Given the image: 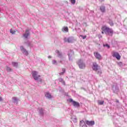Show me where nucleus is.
Listing matches in <instances>:
<instances>
[{
  "mask_svg": "<svg viewBox=\"0 0 127 127\" xmlns=\"http://www.w3.org/2000/svg\"><path fill=\"white\" fill-rule=\"evenodd\" d=\"M102 31H104V33L106 35H110V36H113L114 33V31L113 29L110 28L106 26H104L101 28Z\"/></svg>",
  "mask_w": 127,
  "mask_h": 127,
  "instance_id": "f257e3e1",
  "label": "nucleus"
},
{
  "mask_svg": "<svg viewBox=\"0 0 127 127\" xmlns=\"http://www.w3.org/2000/svg\"><path fill=\"white\" fill-rule=\"evenodd\" d=\"M77 64L80 69H85V68H86V64L84 63L83 60H79L77 61Z\"/></svg>",
  "mask_w": 127,
  "mask_h": 127,
  "instance_id": "f03ea898",
  "label": "nucleus"
},
{
  "mask_svg": "<svg viewBox=\"0 0 127 127\" xmlns=\"http://www.w3.org/2000/svg\"><path fill=\"white\" fill-rule=\"evenodd\" d=\"M64 42H67V43H73L74 42V38L73 37H69L67 38L64 37Z\"/></svg>",
  "mask_w": 127,
  "mask_h": 127,
  "instance_id": "7ed1b4c3",
  "label": "nucleus"
},
{
  "mask_svg": "<svg viewBox=\"0 0 127 127\" xmlns=\"http://www.w3.org/2000/svg\"><path fill=\"white\" fill-rule=\"evenodd\" d=\"M69 102L72 103V105H73V106L75 107V108H79V107H80V103L73 100L71 98H70L69 99Z\"/></svg>",
  "mask_w": 127,
  "mask_h": 127,
  "instance_id": "20e7f679",
  "label": "nucleus"
},
{
  "mask_svg": "<svg viewBox=\"0 0 127 127\" xmlns=\"http://www.w3.org/2000/svg\"><path fill=\"white\" fill-rule=\"evenodd\" d=\"M56 53L58 54L57 56L60 59H63L66 56V55H64L62 52H60L59 50H56Z\"/></svg>",
  "mask_w": 127,
  "mask_h": 127,
  "instance_id": "39448f33",
  "label": "nucleus"
},
{
  "mask_svg": "<svg viewBox=\"0 0 127 127\" xmlns=\"http://www.w3.org/2000/svg\"><path fill=\"white\" fill-rule=\"evenodd\" d=\"M69 61H73V56H74V52L70 50L68 54Z\"/></svg>",
  "mask_w": 127,
  "mask_h": 127,
  "instance_id": "423d86ee",
  "label": "nucleus"
},
{
  "mask_svg": "<svg viewBox=\"0 0 127 127\" xmlns=\"http://www.w3.org/2000/svg\"><path fill=\"white\" fill-rule=\"evenodd\" d=\"M92 69L93 71H97V70H99L100 68V66L98 65L96 63H93L92 64Z\"/></svg>",
  "mask_w": 127,
  "mask_h": 127,
  "instance_id": "0eeeda50",
  "label": "nucleus"
},
{
  "mask_svg": "<svg viewBox=\"0 0 127 127\" xmlns=\"http://www.w3.org/2000/svg\"><path fill=\"white\" fill-rule=\"evenodd\" d=\"M84 122H85L86 125H87L89 127H93V126L95 125V121H89L88 120H85Z\"/></svg>",
  "mask_w": 127,
  "mask_h": 127,
  "instance_id": "6e6552de",
  "label": "nucleus"
},
{
  "mask_svg": "<svg viewBox=\"0 0 127 127\" xmlns=\"http://www.w3.org/2000/svg\"><path fill=\"white\" fill-rule=\"evenodd\" d=\"M113 57H115L117 60H121V56L119 53L115 52L113 53Z\"/></svg>",
  "mask_w": 127,
  "mask_h": 127,
  "instance_id": "1a4fd4ad",
  "label": "nucleus"
},
{
  "mask_svg": "<svg viewBox=\"0 0 127 127\" xmlns=\"http://www.w3.org/2000/svg\"><path fill=\"white\" fill-rule=\"evenodd\" d=\"M38 74V72L36 71H32V76L34 80H37V77H38V75H37Z\"/></svg>",
  "mask_w": 127,
  "mask_h": 127,
  "instance_id": "9d476101",
  "label": "nucleus"
},
{
  "mask_svg": "<svg viewBox=\"0 0 127 127\" xmlns=\"http://www.w3.org/2000/svg\"><path fill=\"white\" fill-rule=\"evenodd\" d=\"M20 49L21 52H22V53H23L24 55H25L26 56H27V55H28V52H27V51H26V50H25V49H24V48H23V46H21L20 47Z\"/></svg>",
  "mask_w": 127,
  "mask_h": 127,
  "instance_id": "9b49d317",
  "label": "nucleus"
},
{
  "mask_svg": "<svg viewBox=\"0 0 127 127\" xmlns=\"http://www.w3.org/2000/svg\"><path fill=\"white\" fill-rule=\"evenodd\" d=\"M112 90L114 93H117L119 92V86L117 85H113L112 87Z\"/></svg>",
  "mask_w": 127,
  "mask_h": 127,
  "instance_id": "f8f14e48",
  "label": "nucleus"
},
{
  "mask_svg": "<svg viewBox=\"0 0 127 127\" xmlns=\"http://www.w3.org/2000/svg\"><path fill=\"white\" fill-rule=\"evenodd\" d=\"M94 54L96 59H98V60H101L102 59V56L99 53H94Z\"/></svg>",
  "mask_w": 127,
  "mask_h": 127,
  "instance_id": "ddd939ff",
  "label": "nucleus"
},
{
  "mask_svg": "<svg viewBox=\"0 0 127 127\" xmlns=\"http://www.w3.org/2000/svg\"><path fill=\"white\" fill-rule=\"evenodd\" d=\"M38 112L40 116H43L44 115V109L42 108H38Z\"/></svg>",
  "mask_w": 127,
  "mask_h": 127,
  "instance_id": "4468645a",
  "label": "nucleus"
},
{
  "mask_svg": "<svg viewBox=\"0 0 127 127\" xmlns=\"http://www.w3.org/2000/svg\"><path fill=\"white\" fill-rule=\"evenodd\" d=\"M45 96L46 97V98H47V99H52V95H51L50 93L48 92H45Z\"/></svg>",
  "mask_w": 127,
  "mask_h": 127,
  "instance_id": "2eb2a0df",
  "label": "nucleus"
},
{
  "mask_svg": "<svg viewBox=\"0 0 127 127\" xmlns=\"http://www.w3.org/2000/svg\"><path fill=\"white\" fill-rule=\"evenodd\" d=\"M79 126L81 127H88V126H87V125H86V123L85 122V121H84V120H82L80 121Z\"/></svg>",
  "mask_w": 127,
  "mask_h": 127,
  "instance_id": "dca6fc26",
  "label": "nucleus"
},
{
  "mask_svg": "<svg viewBox=\"0 0 127 127\" xmlns=\"http://www.w3.org/2000/svg\"><path fill=\"white\" fill-rule=\"evenodd\" d=\"M62 31L63 32H68L69 31V29H68V27H66V26H64L63 27V28H62Z\"/></svg>",
  "mask_w": 127,
  "mask_h": 127,
  "instance_id": "f3484780",
  "label": "nucleus"
},
{
  "mask_svg": "<svg viewBox=\"0 0 127 127\" xmlns=\"http://www.w3.org/2000/svg\"><path fill=\"white\" fill-rule=\"evenodd\" d=\"M30 33H29V30L27 29L26 30V33L23 35V36L25 37V38H27L28 36H29V35Z\"/></svg>",
  "mask_w": 127,
  "mask_h": 127,
  "instance_id": "a211bd4d",
  "label": "nucleus"
},
{
  "mask_svg": "<svg viewBox=\"0 0 127 127\" xmlns=\"http://www.w3.org/2000/svg\"><path fill=\"white\" fill-rule=\"evenodd\" d=\"M100 9L101 12H106V6L104 5H101L100 6Z\"/></svg>",
  "mask_w": 127,
  "mask_h": 127,
  "instance_id": "6ab92c4d",
  "label": "nucleus"
},
{
  "mask_svg": "<svg viewBox=\"0 0 127 127\" xmlns=\"http://www.w3.org/2000/svg\"><path fill=\"white\" fill-rule=\"evenodd\" d=\"M58 80H59V82H60L61 83L63 84V85H64V86L66 85L65 83V81H64L63 78H59Z\"/></svg>",
  "mask_w": 127,
  "mask_h": 127,
  "instance_id": "aec40b11",
  "label": "nucleus"
},
{
  "mask_svg": "<svg viewBox=\"0 0 127 127\" xmlns=\"http://www.w3.org/2000/svg\"><path fill=\"white\" fill-rule=\"evenodd\" d=\"M35 81H37L38 83H42V79L40 78V75H38L37 79H35Z\"/></svg>",
  "mask_w": 127,
  "mask_h": 127,
  "instance_id": "412c9836",
  "label": "nucleus"
},
{
  "mask_svg": "<svg viewBox=\"0 0 127 127\" xmlns=\"http://www.w3.org/2000/svg\"><path fill=\"white\" fill-rule=\"evenodd\" d=\"M97 74H98V75L101 76V75H102V70L100 68H98V69L96 71Z\"/></svg>",
  "mask_w": 127,
  "mask_h": 127,
  "instance_id": "4be33fe9",
  "label": "nucleus"
},
{
  "mask_svg": "<svg viewBox=\"0 0 127 127\" xmlns=\"http://www.w3.org/2000/svg\"><path fill=\"white\" fill-rule=\"evenodd\" d=\"M108 23L110 24L111 26H114V22H113V20L109 19Z\"/></svg>",
  "mask_w": 127,
  "mask_h": 127,
  "instance_id": "5701e85b",
  "label": "nucleus"
},
{
  "mask_svg": "<svg viewBox=\"0 0 127 127\" xmlns=\"http://www.w3.org/2000/svg\"><path fill=\"white\" fill-rule=\"evenodd\" d=\"M71 120L73 121V123H77V118H76V117H71Z\"/></svg>",
  "mask_w": 127,
  "mask_h": 127,
  "instance_id": "b1692460",
  "label": "nucleus"
},
{
  "mask_svg": "<svg viewBox=\"0 0 127 127\" xmlns=\"http://www.w3.org/2000/svg\"><path fill=\"white\" fill-rule=\"evenodd\" d=\"M12 64L13 66H14V67H17L18 64L17 63L12 62Z\"/></svg>",
  "mask_w": 127,
  "mask_h": 127,
  "instance_id": "393cba45",
  "label": "nucleus"
},
{
  "mask_svg": "<svg viewBox=\"0 0 127 127\" xmlns=\"http://www.w3.org/2000/svg\"><path fill=\"white\" fill-rule=\"evenodd\" d=\"M98 103L99 105H104V101L98 100Z\"/></svg>",
  "mask_w": 127,
  "mask_h": 127,
  "instance_id": "a878e982",
  "label": "nucleus"
},
{
  "mask_svg": "<svg viewBox=\"0 0 127 127\" xmlns=\"http://www.w3.org/2000/svg\"><path fill=\"white\" fill-rule=\"evenodd\" d=\"M10 33H11L12 34H15V31L12 30V29H11L10 30Z\"/></svg>",
  "mask_w": 127,
  "mask_h": 127,
  "instance_id": "bb28decb",
  "label": "nucleus"
},
{
  "mask_svg": "<svg viewBox=\"0 0 127 127\" xmlns=\"http://www.w3.org/2000/svg\"><path fill=\"white\" fill-rule=\"evenodd\" d=\"M70 2L72 3V4H75L76 2V0H70Z\"/></svg>",
  "mask_w": 127,
  "mask_h": 127,
  "instance_id": "cd10ccee",
  "label": "nucleus"
},
{
  "mask_svg": "<svg viewBox=\"0 0 127 127\" xmlns=\"http://www.w3.org/2000/svg\"><path fill=\"white\" fill-rule=\"evenodd\" d=\"M52 63L54 65H57V61L55 60H53Z\"/></svg>",
  "mask_w": 127,
  "mask_h": 127,
  "instance_id": "c85d7f7f",
  "label": "nucleus"
},
{
  "mask_svg": "<svg viewBox=\"0 0 127 127\" xmlns=\"http://www.w3.org/2000/svg\"><path fill=\"white\" fill-rule=\"evenodd\" d=\"M104 47H107V48H110V46L108 44H106L105 45H103Z\"/></svg>",
  "mask_w": 127,
  "mask_h": 127,
  "instance_id": "c756f323",
  "label": "nucleus"
},
{
  "mask_svg": "<svg viewBox=\"0 0 127 127\" xmlns=\"http://www.w3.org/2000/svg\"><path fill=\"white\" fill-rule=\"evenodd\" d=\"M118 65H119L120 67H122V66H123V63L122 62L118 63Z\"/></svg>",
  "mask_w": 127,
  "mask_h": 127,
  "instance_id": "7c9ffc66",
  "label": "nucleus"
},
{
  "mask_svg": "<svg viewBox=\"0 0 127 127\" xmlns=\"http://www.w3.org/2000/svg\"><path fill=\"white\" fill-rule=\"evenodd\" d=\"M6 70L7 71H12V69H11V68L8 66H7Z\"/></svg>",
  "mask_w": 127,
  "mask_h": 127,
  "instance_id": "2f4dec72",
  "label": "nucleus"
},
{
  "mask_svg": "<svg viewBox=\"0 0 127 127\" xmlns=\"http://www.w3.org/2000/svg\"><path fill=\"white\" fill-rule=\"evenodd\" d=\"M80 37H82L83 39H85V38L87 37V36H83L82 35H80Z\"/></svg>",
  "mask_w": 127,
  "mask_h": 127,
  "instance_id": "473e14b6",
  "label": "nucleus"
},
{
  "mask_svg": "<svg viewBox=\"0 0 127 127\" xmlns=\"http://www.w3.org/2000/svg\"><path fill=\"white\" fill-rule=\"evenodd\" d=\"M66 71V69H65V68H63L62 69V71H63V73H64Z\"/></svg>",
  "mask_w": 127,
  "mask_h": 127,
  "instance_id": "72a5a7b5",
  "label": "nucleus"
},
{
  "mask_svg": "<svg viewBox=\"0 0 127 127\" xmlns=\"http://www.w3.org/2000/svg\"><path fill=\"white\" fill-rule=\"evenodd\" d=\"M98 37H99V39H100L102 38V36H101V34H99V35H98Z\"/></svg>",
  "mask_w": 127,
  "mask_h": 127,
  "instance_id": "f704fd0d",
  "label": "nucleus"
},
{
  "mask_svg": "<svg viewBox=\"0 0 127 127\" xmlns=\"http://www.w3.org/2000/svg\"><path fill=\"white\" fill-rule=\"evenodd\" d=\"M59 74L61 76V75H64V73L63 72H60V73H59Z\"/></svg>",
  "mask_w": 127,
  "mask_h": 127,
  "instance_id": "c9c22d12",
  "label": "nucleus"
},
{
  "mask_svg": "<svg viewBox=\"0 0 127 127\" xmlns=\"http://www.w3.org/2000/svg\"><path fill=\"white\" fill-rule=\"evenodd\" d=\"M99 1L100 2H103L105 1V0H99Z\"/></svg>",
  "mask_w": 127,
  "mask_h": 127,
  "instance_id": "e433bc0d",
  "label": "nucleus"
},
{
  "mask_svg": "<svg viewBox=\"0 0 127 127\" xmlns=\"http://www.w3.org/2000/svg\"><path fill=\"white\" fill-rule=\"evenodd\" d=\"M59 63H61V64H63V61L61 60V61L59 62Z\"/></svg>",
  "mask_w": 127,
  "mask_h": 127,
  "instance_id": "4c0bfd02",
  "label": "nucleus"
},
{
  "mask_svg": "<svg viewBox=\"0 0 127 127\" xmlns=\"http://www.w3.org/2000/svg\"><path fill=\"white\" fill-rule=\"evenodd\" d=\"M1 101H2V98L1 97H0V102H1Z\"/></svg>",
  "mask_w": 127,
  "mask_h": 127,
  "instance_id": "58836bf2",
  "label": "nucleus"
},
{
  "mask_svg": "<svg viewBox=\"0 0 127 127\" xmlns=\"http://www.w3.org/2000/svg\"><path fill=\"white\" fill-rule=\"evenodd\" d=\"M13 100H15V101H16V97H13Z\"/></svg>",
  "mask_w": 127,
  "mask_h": 127,
  "instance_id": "ea45409f",
  "label": "nucleus"
},
{
  "mask_svg": "<svg viewBox=\"0 0 127 127\" xmlns=\"http://www.w3.org/2000/svg\"><path fill=\"white\" fill-rule=\"evenodd\" d=\"M48 58H49V59H50V58H52V57H51V56H48Z\"/></svg>",
  "mask_w": 127,
  "mask_h": 127,
  "instance_id": "a19ab883",
  "label": "nucleus"
},
{
  "mask_svg": "<svg viewBox=\"0 0 127 127\" xmlns=\"http://www.w3.org/2000/svg\"><path fill=\"white\" fill-rule=\"evenodd\" d=\"M104 32H104V31H102V34H104Z\"/></svg>",
  "mask_w": 127,
  "mask_h": 127,
  "instance_id": "79ce46f5",
  "label": "nucleus"
},
{
  "mask_svg": "<svg viewBox=\"0 0 127 127\" xmlns=\"http://www.w3.org/2000/svg\"><path fill=\"white\" fill-rule=\"evenodd\" d=\"M117 103H119V101H117Z\"/></svg>",
  "mask_w": 127,
  "mask_h": 127,
  "instance_id": "37998d69",
  "label": "nucleus"
}]
</instances>
